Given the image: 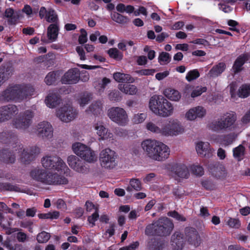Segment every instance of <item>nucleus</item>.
<instances>
[{
  "instance_id": "obj_1",
  "label": "nucleus",
  "mask_w": 250,
  "mask_h": 250,
  "mask_svg": "<svg viewBox=\"0 0 250 250\" xmlns=\"http://www.w3.org/2000/svg\"><path fill=\"white\" fill-rule=\"evenodd\" d=\"M142 147L145 155L149 158L157 161H163L169 155L168 147L155 140L146 139L142 142Z\"/></svg>"
},
{
  "instance_id": "obj_2",
  "label": "nucleus",
  "mask_w": 250,
  "mask_h": 250,
  "mask_svg": "<svg viewBox=\"0 0 250 250\" xmlns=\"http://www.w3.org/2000/svg\"><path fill=\"white\" fill-rule=\"evenodd\" d=\"M173 229L172 221L167 217H164L147 225L145 232L147 236H167L170 234Z\"/></svg>"
},
{
  "instance_id": "obj_3",
  "label": "nucleus",
  "mask_w": 250,
  "mask_h": 250,
  "mask_svg": "<svg viewBox=\"0 0 250 250\" xmlns=\"http://www.w3.org/2000/svg\"><path fill=\"white\" fill-rule=\"evenodd\" d=\"M236 120L237 115L235 112H228L209 124L208 127L216 132L231 130L233 128Z\"/></svg>"
},
{
  "instance_id": "obj_4",
  "label": "nucleus",
  "mask_w": 250,
  "mask_h": 250,
  "mask_svg": "<svg viewBox=\"0 0 250 250\" xmlns=\"http://www.w3.org/2000/svg\"><path fill=\"white\" fill-rule=\"evenodd\" d=\"M99 160L103 168L111 170L117 166L118 155L115 151L106 148L100 152Z\"/></svg>"
},
{
  "instance_id": "obj_5",
  "label": "nucleus",
  "mask_w": 250,
  "mask_h": 250,
  "mask_svg": "<svg viewBox=\"0 0 250 250\" xmlns=\"http://www.w3.org/2000/svg\"><path fill=\"white\" fill-rule=\"evenodd\" d=\"M72 149L76 155L88 163H94L97 161L95 152L86 145L79 142L75 143L72 145Z\"/></svg>"
},
{
  "instance_id": "obj_6",
  "label": "nucleus",
  "mask_w": 250,
  "mask_h": 250,
  "mask_svg": "<svg viewBox=\"0 0 250 250\" xmlns=\"http://www.w3.org/2000/svg\"><path fill=\"white\" fill-rule=\"evenodd\" d=\"M107 116L113 122L119 125L125 126L128 122V115L126 111L120 107H112L107 111Z\"/></svg>"
},
{
  "instance_id": "obj_7",
  "label": "nucleus",
  "mask_w": 250,
  "mask_h": 250,
  "mask_svg": "<svg viewBox=\"0 0 250 250\" xmlns=\"http://www.w3.org/2000/svg\"><path fill=\"white\" fill-rule=\"evenodd\" d=\"M34 116L33 111L30 110H25L23 113H21L18 118L13 121V125L17 129L25 130L32 124Z\"/></svg>"
},
{
  "instance_id": "obj_8",
  "label": "nucleus",
  "mask_w": 250,
  "mask_h": 250,
  "mask_svg": "<svg viewBox=\"0 0 250 250\" xmlns=\"http://www.w3.org/2000/svg\"><path fill=\"white\" fill-rule=\"evenodd\" d=\"M56 114L61 121L69 123L77 117L78 112L72 106L67 104L57 109Z\"/></svg>"
},
{
  "instance_id": "obj_9",
  "label": "nucleus",
  "mask_w": 250,
  "mask_h": 250,
  "mask_svg": "<svg viewBox=\"0 0 250 250\" xmlns=\"http://www.w3.org/2000/svg\"><path fill=\"white\" fill-rule=\"evenodd\" d=\"M185 128L181 123L177 120H173L168 123L163 125V136H174L183 133Z\"/></svg>"
},
{
  "instance_id": "obj_10",
  "label": "nucleus",
  "mask_w": 250,
  "mask_h": 250,
  "mask_svg": "<svg viewBox=\"0 0 250 250\" xmlns=\"http://www.w3.org/2000/svg\"><path fill=\"white\" fill-rule=\"evenodd\" d=\"M42 166L46 169H62L66 167L65 163L57 156H45L41 160Z\"/></svg>"
},
{
  "instance_id": "obj_11",
  "label": "nucleus",
  "mask_w": 250,
  "mask_h": 250,
  "mask_svg": "<svg viewBox=\"0 0 250 250\" xmlns=\"http://www.w3.org/2000/svg\"><path fill=\"white\" fill-rule=\"evenodd\" d=\"M18 84L9 86L0 93V103L2 104L12 101L20 102Z\"/></svg>"
},
{
  "instance_id": "obj_12",
  "label": "nucleus",
  "mask_w": 250,
  "mask_h": 250,
  "mask_svg": "<svg viewBox=\"0 0 250 250\" xmlns=\"http://www.w3.org/2000/svg\"><path fill=\"white\" fill-rule=\"evenodd\" d=\"M36 134L42 140H49L53 136V128L48 122L42 121L37 125Z\"/></svg>"
},
{
  "instance_id": "obj_13",
  "label": "nucleus",
  "mask_w": 250,
  "mask_h": 250,
  "mask_svg": "<svg viewBox=\"0 0 250 250\" xmlns=\"http://www.w3.org/2000/svg\"><path fill=\"white\" fill-rule=\"evenodd\" d=\"M19 112L18 107L14 104H8L0 107V122L9 121Z\"/></svg>"
},
{
  "instance_id": "obj_14",
  "label": "nucleus",
  "mask_w": 250,
  "mask_h": 250,
  "mask_svg": "<svg viewBox=\"0 0 250 250\" xmlns=\"http://www.w3.org/2000/svg\"><path fill=\"white\" fill-rule=\"evenodd\" d=\"M67 162L69 166L74 170L79 173H85L87 168L85 163L80 159L78 156L71 155L67 158Z\"/></svg>"
},
{
  "instance_id": "obj_15",
  "label": "nucleus",
  "mask_w": 250,
  "mask_h": 250,
  "mask_svg": "<svg viewBox=\"0 0 250 250\" xmlns=\"http://www.w3.org/2000/svg\"><path fill=\"white\" fill-rule=\"evenodd\" d=\"M166 98L163 96L155 95L152 96L149 101L150 110L157 115H159L161 108L164 104Z\"/></svg>"
},
{
  "instance_id": "obj_16",
  "label": "nucleus",
  "mask_w": 250,
  "mask_h": 250,
  "mask_svg": "<svg viewBox=\"0 0 250 250\" xmlns=\"http://www.w3.org/2000/svg\"><path fill=\"white\" fill-rule=\"evenodd\" d=\"M186 238L191 245L197 247L200 245L201 238L197 230L191 227H187L185 229Z\"/></svg>"
},
{
  "instance_id": "obj_17",
  "label": "nucleus",
  "mask_w": 250,
  "mask_h": 250,
  "mask_svg": "<svg viewBox=\"0 0 250 250\" xmlns=\"http://www.w3.org/2000/svg\"><path fill=\"white\" fill-rule=\"evenodd\" d=\"M80 80V71L75 68L69 69L62 78V83L65 84L76 83Z\"/></svg>"
},
{
  "instance_id": "obj_18",
  "label": "nucleus",
  "mask_w": 250,
  "mask_h": 250,
  "mask_svg": "<svg viewBox=\"0 0 250 250\" xmlns=\"http://www.w3.org/2000/svg\"><path fill=\"white\" fill-rule=\"evenodd\" d=\"M49 174L50 172L39 168H36L30 172V176L34 180L46 185L48 184Z\"/></svg>"
},
{
  "instance_id": "obj_19",
  "label": "nucleus",
  "mask_w": 250,
  "mask_h": 250,
  "mask_svg": "<svg viewBox=\"0 0 250 250\" xmlns=\"http://www.w3.org/2000/svg\"><path fill=\"white\" fill-rule=\"evenodd\" d=\"M196 150L198 155L202 157L209 158L211 155V149L208 142H200L197 144Z\"/></svg>"
},
{
  "instance_id": "obj_20",
  "label": "nucleus",
  "mask_w": 250,
  "mask_h": 250,
  "mask_svg": "<svg viewBox=\"0 0 250 250\" xmlns=\"http://www.w3.org/2000/svg\"><path fill=\"white\" fill-rule=\"evenodd\" d=\"M13 67L9 65H2L0 67V87L13 75Z\"/></svg>"
},
{
  "instance_id": "obj_21",
  "label": "nucleus",
  "mask_w": 250,
  "mask_h": 250,
  "mask_svg": "<svg viewBox=\"0 0 250 250\" xmlns=\"http://www.w3.org/2000/svg\"><path fill=\"white\" fill-rule=\"evenodd\" d=\"M206 113V110L202 106H197L190 109L186 113L187 119L193 121L197 118H203Z\"/></svg>"
},
{
  "instance_id": "obj_22",
  "label": "nucleus",
  "mask_w": 250,
  "mask_h": 250,
  "mask_svg": "<svg viewBox=\"0 0 250 250\" xmlns=\"http://www.w3.org/2000/svg\"><path fill=\"white\" fill-rule=\"evenodd\" d=\"M15 146H12L13 148H14V151H20L21 150V161L24 164H28L31 162L33 161V159L32 155H30L28 149L23 148L22 145L18 144H15Z\"/></svg>"
},
{
  "instance_id": "obj_23",
  "label": "nucleus",
  "mask_w": 250,
  "mask_h": 250,
  "mask_svg": "<svg viewBox=\"0 0 250 250\" xmlns=\"http://www.w3.org/2000/svg\"><path fill=\"white\" fill-rule=\"evenodd\" d=\"M47 185H66L68 183V179L63 175H60L57 173L50 172L49 177H48Z\"/></svg>"
},
{
  "instance_id": "obj_24",
  "label": "nucleus",
  "mask_w": 250,
  "mask_h": 250,
  "mask_svg": "<svg viewBox=\"0 0 250 250\" xmlns=\"http://www.w3.org/2000/svg\"><path fill=\"white\" fill-rule=\"evenodd\" d=\"M171 245L173 250H182L184 247L183 235L178 231H176L171 237Z\"/></svg>"
},
{
  "instance_id": "obj_25",
  "label": "nucleus",
  "mask_w": 250,
  "mask_h": 250,
  "mask_svg": "<svg viewBox=\"0 0 250 250\" xmlns=\"http://www.w3.org/2000/svg\"><path fill=\"white\" fill-rule=\"evenodd\" d=\"M209 169L212 175L218 179H224L227 177V173L225 167L220 164L210 166Z\"/></svg>"
},
{
  "instance_id": "obj_26",
  "label": "nucleus",
  "mask_w": 250,
  "mask_h": 250,
  "mask_svg": "<svg viewBox=\"0 0 250 250\" xmlns=\"http://www.w3.org/2000/svg\"><path fill=\"white\" fill-rule=\"evenodd\" d=\"M87 113L90 112L94 115H100L103 113V101L99 100L94 101L86 110Z\"/></svg>"
},
{
  "instance_id": "obj_27",
  "label": "nucleus",
  "mask_w": 250,
  "mask_h": 250,
  "mask_svg": "<svg viewBox=\"0 0 250 250\" xmlns=\"http://www.w3.org/2000/svg\"><path fill=\"white\" fill-rule=\"evenodd\" d=\"M226 65L225 62H221L214 65L207 74L209 78H214L220 76L226 69Z\"/></svg>"
},
{
  "instance_id": "obj_28",
  "label": "nucleus",
  "mask_w": 250,
  "mask_h": 250,
  "mask_svg": "<svg viewBox=\"0 0 250 250\" xmlns=\"http://www.w3.org/2000/svg\"><path fill=\"white\" fill-rule=\"evenodd\" d=\"M172 170L179 177L188 178L189 173L187 167L184 164H176L172 166Z\"/></svg>"
},
{
  "instance_id": "obj_29",
  "label": "nucleus",
  "mask_w": 250,
  "mask_h": 250,
  "mask_svg": "<svg viewBox=\"0 0 250 250\" xmlns=\"http://www.w3.org/2000/svg\"><path fill=\"white\" fill-rule=\"evenodd\" d=\"M250 57L249 54H244L240 55L235 60L232 66L233 70L235 74L238 73L242 70V67L245 62Z\"/></svg>"
},
{
  "instance_id": "obj_30",
  "label": "nucleus",
  "mask_w": 250,
  "mask_h": 250,
  "mask_svg": "<svg viewBox=\"0 0 250 250\" xmlns=\"http://www.w3.org/2000/svg\"><path fill=\"white\" fill-rule=\"evenodd\" d=\"M95 129L97 131V134L103 138H111L112 137V134L105 128L102 123L98 122L94 125Z\"/></svg>"
},
{
  "instance_id": "obj_31",
  "label": "nucleus",
  "mask_w": 250,
  "mask_h": 250,
  "mask_svg": "<svg viewBox=\"0 0 250 250\" xmlns=\"http://www.w3.org/2000/svg\"><path fill=\"white\" fill-rule=\"evenodd\" d=\"M0 161L6 164H13L15 161V154L8 149H3L0 151Z\"/></svg>"
},
{
  "instance_id": "obj_32",
  "label": "nucleus",
  "mask_w": 250,
  "mask_h": 250,
  "mask_svg": "<svg viewBox=\"0 0 250 250\" xmlns=\"http://www.w3.org/2000/svg\"><path fill=\"white\" fill-rule=\"evenodd\" d=\"M20 92H18L20 101L33 95L34 89L31 86L18 85Z\"/></svg>"
},
{
  "instance_id": "obj_33",
  "label": "nucleus",
  "mask_w": 250,
  "mask_h": 250,
  "mask_svg": "<svg viewBox=\"0 0 250 250\" xmlns=\"http://www.w3.org/2000/svg\"><path fill=\"white\" fill-rule=\"evenodd\" d=\"M174 108L170 102L165 99L163 105L161 108L159 116L163 117H167L171 115L173 113Z\"/></svg>"
},
{
  "instance_id": "obj_34",
  "label": "nucleus",
  "mask_w": 250,
  "mask_h": 250,
  "mask_svg": "<svg viewBox=\"0 0 250 250\" xmlns=\"http://www.w3.org/2000/svg\"><path fill=\"white\" fill-rule=\"evenodd\" d=\"M115 81L118 83H132L134 82V79L129 74L121 72H116L113 75Z\"/></svg>"
},
{
  "instance_id": "obj_35",
  "label": "nucleus",
  "mask_w": 250,
  "mask_h": 250,
  "mask_svg": "<svg viewBox=\"0 0 250 250\" xmlns=\"http://www.w3.org/2000/svg\"><path fill=\"white\" fill-rule=\"evenodd\" d=\"M142 189V183L139 179L132 178L129 180V185L126 188V190L131 194L134 191H138Z\"/></svg>"
},
{
  "instance_id": "obj_36",
  "label": "nucleus",
  "mask_w": 250,
  "mask_h": 250,
  "mask_svg": "<svg viewBox=\"0 0 250 250\" xmlns=\"http://www.w3.org/2000/svg\"><path fill=\"white\" fill-rule=\"evenodd\" d=\"M45 102L47 106L50 108H54L61 102V99L59 95L55 93H50L46 97Z\"/></svg>"
},
{
  "instance_id": "obj_37",
  "label": "nucleus",
  "mask_w": 250,
  "mask_h": 250,
  "mask_svg": "<svg viewBox=\"0 0 250 250\" xmlns=\"http://www.w3.org/2000/svg\"><path fill=\"white\" fill-rule=\"evenodd\" d=\"M59 25L57 23L51 24L47 28V36L50 42L55 41L58 35Z\"/></svg>"
},
{
  "instance_id": "obj_38",
  "label": "nucleus",
  "mask_w": 250,
  "mask_h": 250,
  "mask_svg": "<svg viewBox=\"0 0 250 250\" xmlns=\"http://www.w3.org/2000/svg\"><path fill=\"white\" fill-rule=\"evenodd\" d=\"M118 88L125 94L132 95L136 94L138 91L137 87L134 85L120 84L118 85Z\"/></svg>"
},
{
  "instance_id": "obj_39",
  "label": "nucleus",
  "mask_w": 250,
  "mask_h": 250,
  "mask_svg": "<svg viewBox=\"0 0 250 250\" xmlns=\"http://www.w3.org/2000/svg\"><path fill=\"white\" fill-rule=\"evenodd\" d=\"M164 93L168 99L173 101H178L181 97L178 91L171 88L166 89Z\"/></svg>"
},
{
  "instance_id": "obj_40",
  "label": "nucleus",
  "mask_w": 250,
  "mask_h": 250,
  "mask_svg": "<svg viewBox=\"0 0 250 250\" xmlns=\"http://www.w3.org/2000/svg\"><path fill=\"white\" fill-rule=\"evenodd\" d=\"M146 129L153 133L159 134L163 136V125L161 127H160L157 125L152 122H149L146 124Z\"/></svg>"
},
{
  "instance_id": "obj_41",
  "label": "nucleus",
  "mask_w": 250,
  "mask_h": 250,
  "mask_svg": "<svg viewBox=\"0 0 250 250\" xmlns=\"http://www.w3.org/2000/svg\"><path fill=\"white\" fill-rule=\"evenodd\" d=\"M238 96L242 98H245L250 95V84L242 85L238 89Z\"/></svg>"
},
{
  "instance_id": "obj_42",
  "label": "nucleus",
  "mask_w": 250,
  "mask_h": 250,
  "mask_svg": "<svg viewBox=\"0 0 250 250\" xmlns=\"http://www.w3.org/2000/svg\"><path fill=\"white\" fill-rule=\"evenodd\" d=\"M0 140L5 144H11L16 140V138L12 136L10 132H3L0 134Z\"/></svg>"
},
{
  "instance_id": "obj_43",
  "label": "nucleus",
  "mask_w": 250,
  "mask_h": 250,
  "mask_svg": "<svg viewBox=\"0 0 250 250\" xmlns=\"http://www.w3.org/2000/svg\"><path fill=\"white\" fill-rule=\"evenodd\" d=\"M149 250H162L163 244L156 239H151L147 245Z\"/></svg>"
},
{
  "instance_id": "obj_44",
  "label": "nucleus",
  "mask_w": 250,
  "mask_h": 250,
  "mask_svg": "<svg viewBox=\"0 0 250 250\" xmlns=\"http://www.w3.org/2000/svg\"><path fill=\"white\" fill-rule=\"evenodd\" d=\"M111 19L115 22L120 24H125L129 21V19L126 17L116 12L111 14Z\"/></svg>"
},
{
  "instance_id": "obj_45",
  "label": "nucleus",
  "mask_w": 250,
  "mask_h": 250,
  "mask_svg": "<svg viewBox=\"0 0 250 250\" xmlns=\"http://www.w3.org/2000/svg\"><path fill=\"white\" fill-rule=\"evenodd\" d=\"M245 147L242 145H239L233 149V156L237 159L238 161H241L243 159L245 154Z\"/></svg>"
},
{
  "instance_id": "obj_46",
  "label": "nucleus",
  "mask_w": 250,
  "mask_h": 250,
  "mask_svg": "<svg viewBox=\"0 0 250 250\" xmlns=\"http://www.w3.org/2000/svg\"><path fill=\"white\" fill-rule=\"evenodd\" d=\"M45 18L46 21L49 22L58 24V16L56 14L55 11L52 9H48Z\"/></svg>"
},
{
  "instance_id": "obj_47",
  "label": "nucleus",
  "mask_w": 250,
  "mask_h": 250,
  "mask_svg": "<svg viewBox=\"0 0 250 250\" xmlns=\"http://www.w3.org/2000/svg\"><path fill=\"white\" fill-rule=\"evenodd\" d=\"M92 99V94L91 93L84 92L82 95L79 101V103L81 106L83 107L87 104Z\"/></svg>"
},
{
  "instance_id": "obj_48",
  "label": "nucleus",
  "mask_w": 250,
  "mask_h": 250,
  "mask_svg": "<svg viewBox=\"0 0 250 250\" xmlns=\"http://www.w3.org/2000/svg\"><path fill=\"white\" fill-rule=\"evenodd\" d=\"M50 236L49 233L43 231L37 235V240L40 243H45L49 240Z\"/></svg>"
},
{
  "instance_id": "obj_49",
  "label": "nucleus",
  "mask_w": 250,
  "mask_h": 250,
  "mask_svg": "<svg viewBox=\"0 0 250 250\" xmlns=\"http://www.w3.org/2000/svg\"><path fill=\"white\" fill-rule=\"evenodd\" d=\"M108 99L112 101L119 102L121 100L122 96L118 90L111 91L108 94Z\"/></svg>"
},
{
  "instance_id": "obj_50",
  "label": "nucleus",
  "mask_w": 250,
  "mask_h": 250,
  "mask_svg": "<svg viewBox=\"0 0 250 250\" xmlns=\"http://www.w3.org/2000/svg\"><path fill=\"white\" fill-rule=\"evenodd\" d=\"M108 54L110 57L117 60H121L123 55L116 48H110L108 50Z\"/></svg>"
},
{
  "instance_id": "obj_51",
  "label": "nucleus",
  "mask_w": 250,
  "mask_h": 250,
  "mask_svg": "<svg viewBox=\"0 0 250 250\" xmlns=\"http://www.w3.org/2000/svg\"><path fill=\"white\" fill-rule=\"evenodd\" d=\"M3 188L5 190H10V191H14L16 192H26V190L24 189H21L19 187L16 185H13L9 183L5 184Z\"/></svg>"
},
{
  "instance_id": "obj_52",
  "label": "nucleus",
  "mask_w": 250,
  "mask_h": 250,
  "mask_svg": "<svg viewBox=\"0 0 250 250\" xmlns=\"http://www.w3.org/2000/svg\"><path fill=\"white\" fill-rule=\"evenodd\" d=\"M56 80V73L54 71L49 72L45 77L44 82L47 85L53 84Z\"/></svg>"
},
{
  "instance_id": "obj_53",
  "label": "nucleus",
  "mask_w": 250,
  "mask_h": 250,
  "mask_svg": "<svg viewBox=\"0 0 250 250\" xmlns=\"http://www.w3.org/2000/svg\"><path fill=\"white\" fill-rule=\"evenodd\" d=\"M200 76V74L198 71L197 69H194L193 70H191L189 71L187 76L186 79L188 82H191L197 78H198Z\"/></svg>"
},
{
  "instance_id": "obj_54",
  "label": "nucleus",
  "mask_w": 250,
  "mask_h": 250,
  "mask_svg": "<svg viewBox=\"0 0 250 250\" xmlns=\"http://www.w3.org/2000/svg\"><path fill=\"white\" fill-rule=\"evenodd\" d=\"M167 215L173 217L179 221H186V218L183 215L179 214L176 211H169L167 213Z\"/></svg>"
},
{
  "instance_id": "obj_55",
  "label": "nucleus",
  "mask_w": 250,
  "mask_h": 250,
  "mask_svg": "<svg viewBox=\"0 0 250 250\" xmlns=\"http://www.w3.org/2000/svg\"><path fill=\"white\" fill-rule=\"evenodd\" d=\"M207 90L206 87L197 86L191 93V97L195 98L201 95Z\"/></svg>"
},
{
  "instance_id": "obj_56",
  "label": "nucleus",
  "mask_w": 250,
  "mask_h": 250,
  "mask_svg": "<svg viewBox=\"0 0 250 250\" xmlns=\"http://www.w3.org/2000/svg\"><path fill=\"white\" fill-rule=\"evenodd\" d=\"M146 118V113H138L134 115L133 118V122L135 124L143 123Z\"/></svg>"
},
{
  "instance_id": "obj_57",
  "label": "nucleus",
  "mask_w": 250,
  "mask_h": 250,
  "mask_svg": "<svg viewBox=\"0 0 250 250\" xmlns=\"http://www.w3.org/2000/svg\"><path fill=\"white\" fill-rule=\"evenodd\" d=\"M21 13L20 11H15V14L11 16L8 20L9 24L15 25L19 20Z\"/></svg>"
},
{
  "instance_id": "obj_58",
  "label": "nucleus",
  "mask_w": 250,
  "mask_h": 250,
  "mask_svg": "<svg viewBox=\"0 0 250 250\" xmlns=\"http://www.w3.org/2000/svg\"><path fill=\"white\" fill-rule=\"evenodd\" d=\"M192 173L196 176H201L204 173V170L202 167L198 165L193 166L191 167Z\"/></svg>"
},
{
  "instance_id": "obj_59",
  "label": "nucleus",
  "mask_w": 250,
  "mask_h": 250,
  "mask_svg": "<svg viewBox=\"0 0 250 250\" xmlns=\"http://www.w3.org/2000/svg\"><path fill=\"white\" fill-rule=\"evenodd\" d=\"M170 56L169 53L163 52L160 54L158 60L159 62H164L167 63L170 62Z\"/></svg>"
},
{
  "instance_id": "obj_60",
  "label": "nucleus",
  "mask_w": 250,
  "mask_h": 250,
  "mask_svg": "<svg viewBox=\"0 0 250 250\" xmlns=\"http://www.w3.org/2000/svg\"><path fill=\"white\" fill-rule=\"evenodd\" d=\"M99 217L98 209L96 208L95 212L91 216H88L87 220L93 226L95 225V222L97 220Z\"/></svg>"
},
{
  "instance_id": "obj_61",
  "label": "nucleus",
  "mask_w": 250,
  "mask_h": 250,
  "mask_svg": "<svg viewBox=\"0 0 250 250\" xmlns=\"http://www.w3.org/2000/svg\"><path fill=\"white\" fill-rule=\"evenodd\" d=\"M27 149L28 151H29V152L30 155H32L34 159H35L36 157L41 152L40 148L37 146H33Z\"/></svg>"
},
{
  "instance_id": "obj_62",
  "label": "nucleus",
  "mask_w": 250,
  "mask_h": 250,
  "mask_svg": "<svg viewBox=\"0 0 250 250\" xmlns=\"http://www.w3.org/2000/svg\"><path fill=\"white\" fill-rule=\"evenodd\" d=\"M80 32L81 34L79 37L78 41L80 44H83L87 41V32L84 29H81Z\"/></svg>"
},
{
  "instance_id": "obj_63",
  "label": "nucleus",
  "mask_w": 250,
  "mask_h": 250,
  "mask_svg": "<svg viewBox=\"0 0 250 250\" xmlns=\"http://www.w3.org/2000/svg\"><path fill=\"white\" fill-rule=\"evenodd\" d=\"M228 225L232 228H238L240 226V221L236 219L229 218L227 221Z\"/></svg>"
},
{
  "instance_id": "obj_64",
  "label": "nucleus",
  "mask_w": 250,
  "mask_h": 250,
  "mask_svg": "<svg viewBox=\"0 0 250 250\" xmlns=\"http://www.w3.org/2000/svg\"><path fill=\"white\" fill-rule=\"evenodd\" d=\"M155 72V69H142L140 70H137L136 71V73L141 76L143 75H153V74Z\"/></svg>"
}]
</instances>
